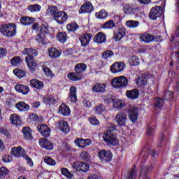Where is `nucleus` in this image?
Masks as SVG:
<instances>
[{
  "instance_id": "nucleus-1",
  "label": "nucleus",
  "mask_w": 179,
  "mask_h": 179,
  "mask_svg": "<svg viewBox=\"0 0 179 179\" xmlns=\"http://www.w3.org/2000/svg\"><path fill=\"white\" fill-rule=\"evenodd\" d=\"M87 69V65L85 63H78L74 67L75 72H70L67 75V78L73 82H78V80H82L85 79L84 73L86 72Z\"/></svg>"
},
{
  "instance_id": "nucleus-2",
  "label": "nucleus",
  "mask_w": 179,
  "mask_h": 179,
  "mask_svg": "<svg viewBox=\"0 0 179 179\" xmlns=\"http://www.w3.org/2000/svg\"><path fill=\"white\" fill-rule=\"evenodd\" d=\"M103 139L108 146H118L119 141L117 135L112 130H106L103 135Z\"/></svg>"
},
{
  "instance_id": "nucleus-3",
  "label": "nucleus",
  "mask_w": 179,
  "mask_h": 179,
  "mask_svg": "<svg viewBox=\"0 0 179 179\" xmlns=\"http://www.w3.org/2000/svg\"><path fill=\"white\" fill-rule=\"evenodd\" d=\"M0 33L6 37H14V36H16V24H3L1 25Z\"/></svg>"
},
{
  "instance_id": "nucleus-4",
  "label": "nucleus",
  "mask_w": 179,
  "mask_h": 179,
  "mask_svg": "<svg viewBox=\"0 0 179 179\" xmlns=\"http://www.w3.org/2000/svg\"><path fill=\"white\" fill-rule=\"evenodd\" d=\"M111 85L115 89H122L128 85V78L124 76H120L113 78Z\"/></svg>"
},
{
  "instance_id": "nucleus-5",
  "label": "nucleus",
  "mask_w": 179,
  "mask_h": 179,
  "mask_svg": "<svg viewBox=\"0 0 179 179\" xmlns=\"http://www.w3.org/2000/svg\"><path fill=\"white\" fill-rule=\"evenodd\" d=\"M139 38L141 43L149 44V43H152L153 41L158 43V41L162 40V36H153L148 32H145L140 34Z\"/></svg>"
},
{
  "instance_id": "nucleus-6",
  "label": "nucleus",
  "mask_w": 179,
  "mask_h": 179,
  "mask_svg": "<svg viewBox=\"0 0 179 179\" xmlns=\"http://www.w3.org/2000/svg\"><path fill=\"white\" fill-rule=\"evenodd\" d=\"M98 157L102 163H110L113 160V152L106 149H102L98 152Z\"/></svg>"
},
{
  "instance_id": "nucleus-7",
  "label": "nucleus",
  "mask_w": 179,
  "mask_h": 179,
  "mask_svg": "<svg viewBox=\"0 0 179 179\" xmlns=\"http://www.w3.org/2000/svg\"><path fill=\"white\" fill-rule=\"evenodd\" d=\"M127 113L124 110H121L115 116V121L118 127H125L127 125Z\"/></svg>"
},
{
  "instance_id": "nucleus-8",
  "label": "nucleus",
  "mask_w": 179,
  "mask_h": 179,
  "mask_svg": "<svg viewBox=\"0 0 179 179\" xmlns=\"http://www.w3.org/2000/svg\"><path fill=\"white\" fill-rule=\"evenodd\" d=\"M152 170H153V165L143 166L140 169L139 176L142 179H150Z\"/></svg>"
},
{
  "instance_id": "nucleus-9",
  "label": "nucleus",
  "mask_w": 179,
  "mask_h": 179,
  "mask_svg": "<svg viewBox=\"0 0 179 179\" xmlns=\"http://www.w3.org/2000/svg\"><path fill=\"white\" fill-rule=\"evenodd\" d=\"M163 15V9L159 6L152 7L149 13V17L152 20H156L157 17H160Z\"/></svg>"
},
{
  "instance_id": "nucleus-10",
  "label": "nucleus",
  "mask_w": 179,
  "mask_h": 179,
  "mask_svg": "<svg viewBox=\"0 0 179 179\" xmlns=\"http://www.w3.org/2000/svg\"><path fill=\"white\" fill-rule=\"evenodd\" d=\"M73 167L77 171H82V173H87L89 171V164L85 162H76L73 164Z\"/></svg>"
},
{
  "instance_id": "nucleus-11",
  "label": "nucleus",
  "mask_w": 179,
  "mask_h": 179,
  "mask_svg": "<svg viewBox=\"0 0 179 179\" xmlns=\"http://www.w3.org/2000/svg\"><path fill=\"white\" fill-rule=\"evenodd\" d=\"M54 19L59 24H64L68 20V14L65 11H59L55 14Z\"/></svg>"
},
{
  "instance_id": "nucleus-12",
  "label": "nucleus",
  "mask_w": 179,
  "mask_h": 179,
  "mask_svg": "<svg viewBox=\"0 0 179 179\" xmlns=\"http://www.w3.org/2000/svg\"><path fill=\"white\" fill-rule=\"evenodd\" d=\"M38 142L40 146L43 149H46V150H52L54 149V144L48 139L42 138L39 139Z\"/></svg>"
},
{
  "instance_id": "nucleus-13",
  "label": "nucleus",
  "mask_w": 179,
  "mask_h": 179,
  "mask_svg": "<svg viewBox=\"0 0 179 179\" xmlns=\"http://www.w3.org/2000/svg\"><path fill=\"white\" fill-rule=\"evenodd\" d=\"M125 64L123 62H115L110 66V71L112 73H118V72H122L125 69Z\"/></svg>"
},
{
  "instance_id": "nucleus-14",
  "label": "nucleus",
  "mask_w": 179,
  "mask_h": 179,
  "mask_svg": "<svg viewBox=\"0 0 179 179\" xmlns=\"http://www.w3.org/2000/svg\"><path fill=\"white\" fill-rule=\"evenodd\" d=\"M22 54L24 55H28V59L30 61H33L35 57H37L38 52H37V50L33 49V48H24L22 50Z\"/></svg>"
},
{
  "instance_id": "nucleus-15",
  "label": "nucleus",
  "mask_w": 179,
  "mask_h": 179,
  "mask_svg": "<svg viewBox=\"0 0 179 179\" xmlns=\"http://www.w3.org/2000/svg\"><path fill=\"white\" fill-rule=\"evenodd\" d=\"M36 128L45 138H48L51 135V129L46 124H38Z\"/></svg>"
},
{
  "instance_id": "nucleus-16",
  "label": "nucleus",
  "mask_w": 179,
  "mask_h": 179,
  "mask_svg": "<svg viewBox=\"0 0 179 179\" xmlns=\"http://www.w3.org/2000/svg\"><path fill=\"white\" fill-rule=\"evenodd\" d=\"M93 10V4L90 1H87L81 6L79 13H92Z\"/></svg>"
},
{
  "instance_id": "nucleus-17",
  "label": "nucleus",
  "mask_w": 179,
  "mask_h": 179,
  "mask_svg": "<svg viewBox=\"0 0 179 179\" xmlns=\"http://www.w3.org/2000/svg\"><path fill=\"white\" fill-rule=\"evenodd\" d=\"M129 117L131 122H136L138 120V116L139 114V110L136 107L130 108L128 111Z\"/></svg>"
},
{
  "instance_id": "nucleus-18",
  "label": "nucleus",
  "mask_w": 179,
  "mask_h": 179,
  "mask_svg": "<svg viewBox=\"0 0 179 179\" xmlns=\"http://www.w3.org/2000/svg\"><path fill=\"white\" fill-rule=\"evenodd\" d=\"M127 31L124 27H119L117 31L114 33L113 38L115 41H120L125 36Z\"/></svg>"
},
{
  "instance_id": "nucleus-19",
  "label": "nucleus",
  "mask_w": 179,
  "mask_h": 179,
  "mask_svg": "<svg viewBox=\"0 0 179 179\" xmlns=\"http://www.w3.org/2000/svg\"><path fill=\"white\" fill-rule=\"evenodd\" d=\"M152 78H153V76H152L150 73H145L138 78L137 83H138V85L141 86H145L148 83V80H149V79H152Z\"/></svg>"
},
{
  "instance_id": "nucleus-20",
  "label": "nucleus",
  "mask_w": 179,
  "mask_h": 179,
  "mask_svg": "<svg viewBox=\"0 0 179 179\" xmlns=\"http://www.w3.org/2000/svg\"><path fill=\"white\" fill-rule=\"evenodd\" d=\"M75 143L76 145H78L79 148H83L92 145V140L90 138L83 139L82 138H78L75 140Z\"/></svg>"
},
{
  "instance_id": "nucleus-21",
  "label": "nucleus",
  "mask_w": 179,
  "mask_h": 179,
  "mask_svg": "<svg viewBox=\"0 0 179 179\" xmlns=\"http://www.w3.org/2000/svg\"><path fill=\"white\" fill-rule=\"evenodd\" d=\"M92 37H93V35L91 33H87L81 36L80 37L81 45H83V47H86L87 45H89V43H90Z\"/></svg>"
},
{
  "instance_id": "nucleus-22",
  "label": "nucleus",
  "mask_w": 179,
  "mask_h": 179,
  "mask_svg": "<svg viewBox=\"0 0 179 179\" xmlns=\"http://www.w3.org/2000/svg\"><path fill=\"white\" fill-rule=\"evenodd\" d=\"M15 90L18 93H22V94H29L30 92V87L29 86L22 84H17L15 86Z\"/></svg>"
},
{
  "instance_id": "nucleus-23",
  "label": "nucleus",
  "mask_w": 179,
  "mask_h": 179,
  "mask_svg": "<svg viewBox=\"0 0 179 179\" xmlns=\"http://www.w3.org/2000/svg\"><path fill=\"white\" fill-rule=\"evenodd\" d=\"M10 154L15 157H23L24 156V150L21 146L13 147L10 151Z\"/></svg>"
},
{
  "instance_id": "nucleus-24",
  "label": "nucleus",
  "mask_w": 179,
  "mask_h": 179,
  "mask_svg": "<svg viewBox=\"0 0 179 179\" xmlns=\"http://www.w3.org/2000/svg\"><path fill=\"white\" fill-rule=\"evenodd\" d=\"M106 86V83H96L92 87V91L93 93H104Z\"/></svg>"
},
{
  "instance_id": "nucleus-25",
  "label": "nucleus",
  "mask_w": 179,
  "mask_h": 179,
  "mask_svg": "<svg viewBox=\"0 0 179 179\" xmlns=\"http://www.w3.org/2000/svg\"><path fill=\"white\" fill-rule=\"evenodd\" d=\"M68 100L69 101H71V103H76L78 101V96H76V87L71 86L70 87Z\"/></svg>"
},
{
  "instance_id": "nucleus-26",
  "label": "nucleus",
  "mask_w": 179,
  "mask_h": 179,
  "mask_svg": "<svg viewBox=\"0 0 179 179\" xmlns=\"http://www.w3.org/2000/svg\"><path fill=\"white\" fill-rule=\"evenodd\" d=\"M59 114L64 115V117H68L69 114H71V109L69 106L65 103H62L61 106L59 107L58 110Z\"/></svg>"
},
{
  "instance_id": "nucleus-27",
  "label": "nucleus",
  "mask_w": 179,
  "mask_h": 179,
  "mask_svg": "<svg viewBox=\"0 0 179 179\" xmlns=\"http://www.w3.org/2000/svg\"><path fill=\"white\" fill-rule=\"evenodd\" d=\"M106 40H107V36L103 32H98L94 37V41L97 44H103V43H106Z\"/></svg>"
},
{
  "instance_id": "nucleus-28",
  "label": "nucleus",
  "mask_w": 179,
  "mask_h": 179,
  "mask_svg": "<svg viewBox=\"0 0 179 179\" xmlns=\"http://www.w3.org/2000/svg\"><path fill=\"white\" fill-rule=\"evenodd\" d=\"M164 106V99L160 97L155 98L153 100V107L155 110H162Z\"/></svg>"
},
{
  "instance_id": "nucleus-29",
  "label": "nucleus",
  "mask_w": 179,
  "mask_h": 179,
  "mask_svg": "<svg viewBox=\"0 0 179 179\" xmlns=\"http://www.w3.org/2000/svg\"><path fill=\"white\" fill-rule=\"evenodd\" d=\"M29 83L31 87H34V89H37V90H41L44 87V83L43 81L38 80L36 78L31 80Z\"/></svg>"
},
{
  "instance_id": "nucleus-30",
  "label": "nucleus",
  "mask_w": 179,
  "mask_h": 179,
  "mask_svg": "<svg viewBox=\"0 0 179 179\" xmlns=\"http://www.w3.org/2000/svg\"><path fill=\"white\" fill-rule=\"evenodd\" d=\"M126 96L131 100H135L139 97V91L136 89L132 90H127L126 92Z\"/></svg>"
},
{
  "instance_id": "nucleus-31",
  "label": "nucleus",
  "mask_w": 179,
  "mask_h": 179,
  "mask_svg": "<svg viewBox=\"0 0 179 179\" xmlns=\"http://www.w3.org/2000/svg\"><path fill=\"white\" fill-rule=\"evenodd\" d=\"M15 107L17 108V110H19V111L26 112L30 110V106H29L27 103H25L24 101L17 102L15 104Z\"/></svg>"
},
{
  "instance_id": "nucleus-32",
  "label": "nucleus",
  "mask_w": 179,
  "mask_h": 179,
  "mask_svg": "<svg viewBox=\"0 0 179 179\" xmlns=\"http://www.w3.org/2000/svg\"><path fill=\"white\" fill-rule=\"evenodd\" d=\"M58 127L59 128H60L61 131L64 132V134H68V132H69V131L71 130L68 122L64 120L59 122Z\"/></svg>"
},
{
  "instance_id": "nucleus-33",
  "label": "nucleus",
  "mask_w": 179,
  "mask_h": 179,
  "mask_svg": "<svg viewBox=\"0 0 179 179\" xmlns=\"http://www.w3.org/2000/svg\"><path fill=\"white\" fill-rule=\"evenodd\" d=\"M22 132L23 134L24 139H27L28 141H31V139H33V136L31 135V129H30V127H23L22 129Z\"/></svg>"
},
{
  "instance_id": "nucleus-34",
  "label": "nucleus",
  "mask_w": 179,
  "mask_h": 179,
  "mask_svg": "<svg viewBox=\"0 0 179 179\" xmlns=\"http://www.w3.org/2000/svg\"><path fill=\"white\" fill-rule=\"evenodd\" d=\"M25 62L27 64V66L29 68V70L32 72L36 71L37 69V63L34 62V59L32 60L29 59V57H25Z\"/></svg>"
},
{
  "instance_id": "nucleus-35",
  "label": "nucleus",
  "mask_w": 179,
  "mask_h": 179,
  "mask_svg": "<svg viewBox=\"0 0 179 179\" xmlns=\"http://www.w3.org/2000/svg\"><path fill=\"white\" fill-rule=\"evenodd\" d=\"M20 22L21 24H23L24 26H29V24H33V22H34V18L24 16L20 19Z\"/></svg>"
},
{
  "instance_id": "nucleus-36",
  "label": "nucleus",
  "mask_w": 179,
  "mask_h": 179,
  "mask_svg": "<svg viewBox=\"0 0 179 179\" xmlns=\"http://www.w3.org/2000/svg\"><path fill=\"white\" fill-rule=\"evenodd\" d=\"M49 55L50 58L55 59L61 56V52L58 49L52 48L48 50Z\"/></svg>"
},
{
  "instance_id": "nucleus-37",
  "label": "nucleus",
  "mask_w": 179,
  "mask_h": 179,
  "mask_svg": "<svg viewBox=\"0 0 179 179\" xmlns=\"http://www.w3.org/2000/svg\"><path fill=\"white\" fill-rule=\"evenodd\" d=\"M58 7L56 6H48L47 9V13L50 16H54L55 17V15L58 13Z\"/></svg>"
},
{
  "instance_id": "nucleus-38",
  "label": "nucleus",
  "mask_w": 179,
  "mask_h": 179,
  "mask_svg": "<svg viewBox=\"0 0 179 179\" xmlns=\"http://www.w3.org/2000/svg\"><path fill=\"white\" fill-rule=\"evenodd\" d=\"M138 176V170L136 169V166H134L130 171H128V174L127 176L126 179H136V176Z\"/></svg>"
},
{
  "instance_id": "nucleus-39",
  "label": "nucleus",
  "mask_w": 179,
  "mask_h": 179,
  "mask_svg": "<svg viewBox=\"0 0 179 179\" xmlns=\"http://www.w3.org/2000/svg\"><path fill=\"white\" fill-rule=\"evenodd\" d=\"M57 38L58 41L64 44V43H66L68 40V34H66V32H59L57 35Z\"/></svg>"
},
{
  "instance_id": "nucleus-40",
  "label": "nucleus",
  "mask_w": 179,
  "mask_h": 179,
  "mask_svg": "<svg viewBox=\"0 0 179 179\" xmlns=\"http://www.w3.org/2000/svg\"><path fill=\"white\" fill-rule=\"evenodd\" d=\"M29 122H41L43 121V117L37 115L36 113H31L29 115Z\"/></svg>"
},
{
  "instance_id": "nucleus-41",
  "label": "nucleus",
  "mask_w": 179,
  "mask_h": 179,
  "mask_svg": "<svg viewBox=\"0 0 179 179\" xmlns=\"http://www.w3.org/2000/svg\"><path fill=\"white\" fill-rule=\"evenodd\" d=\"M95 16L97 19H106L108 17V12L102 9L99 12L95 13Z\"/></svg>"
},
{
  "instance_id": "nucleus-42",
  "label": "nucleus",
  "mask_w": 179,
  "mask_h": 179,
  "mask_svg": "<svg viewBox=\"0 0 179 179\" xmlns=\"http://www.w3.org/2000/svg\"><path fill=\"white\" fill-rule=\"evenodd\" d=\"M10 121L13 125H20V118L16 114L10 116Z\"/></svg>"
},
{
  "instance_id": "nucleus-43",
  "label": "nucleus",
  "mask_w": 179,
  "mask_h": 179,
  "mask_svg": "<svg viewBox=\"0 0 179 179\" xmlns=\"http://www.w3.org/2000/svg\"><path fill=\"white\" fill-rule=\"evenodd\" d=\"M68 31H71L72 33L76 31L79 29V25L76 22H71L66 25Z\"/></svg>"
},
{
  "instance_id": "nucleus-44",
  "label": "nucleus",
  "mask_w": 179,
  "mask_h": 179,
  "mask_svg": "<svg viewBox=\"0 0 179 179\" xmlns=\"http://www.w3.org/2000/svg\"><path fill=\"white\" fill-rule=\"evenodd\" d=\"M28 10H30L32 13L36 12H40L41 10V6L39 4H32L27 7Z\"/></svg>"
},
{
  "instance_id": "nucleus-45",
  "label": "nucleus",
  "mask_w": 179,
  "mask_h": 179,
  "mask_svg": "<svg viewBox=\"0 0 179 179\" xmlns=\"http://www.w3.org/2000/svg\"><path fill=\"white\" fill-rule=\"evenodd\" d=\"M13 73L20 79H22V78H24V76H26V71L19 69H14Z\"/></svg>"
},
{
  "instance_id": "nucleus-46",
  "label": "nucleus",
  "mask_w": 179,
  "mask_h": 179,
  "mask_svg": "<svg viewBox=\"0 0 179 179\" xmlns=\"http://www.w3.org/2000/svg\"><path fill=\"white\" fill-rule=\"evenodd\" d=\"M139 21L128 20L126 22V25L130 29H135L139 26Z\"/></svg>"
},
{
  "instance_id": "nucleus-47",
  "label": "nucleus",
  "mask_w": 179,
  "mask_h": 179,
  "mask_svg": "<svg viewBox=\"0 0 179 179\" xmlns=\"http://www.w3.org/2000/svg\"><path fill=\"white\" fill-rule=\"evenodd\" d=\"M11 65L13 66H17V65H20L22 62V59H20V56H16L13 57L10 61Z\"/></svg>"
},
{
  "instance_id": "nucleus-48",
  "label": "nucleus",
  "mask_w": 179,
  "mask_h": 179,
  "mask_svg": "<svg viewBox=\"0 0 179 179\" xmlns=\"http://www.w3.org/2000/svg\"><path fill=\"white\" fill-rule=\"evenodd\" d=\"M131 66H136L139 65V59L136 56H131L129 60Z\"/></svg>"
},
{
  "instance_id": "nucleus-49",
  "label": "nucleus",
  "mask_w": 179,
  "mask_h": 179,
  "mask_svg": "<svg viewBox=\"0 0 179 179\" xmlns=\"http://www.w3.org/2000/svg\"><path fill=\"white\" fill-rule=\"evenodd\" d=\"M10 171L5 166L0 168V178H5L6 176H9Z\"/></svg>"
},
{
  "instance_id": "nucleus-50",
  "label": "nucleus",
  "mask_w": 179,
  "mask_h": 179,
  "mask_svg": "<svg viewBox=\"0 0 179 179\" xmlns=\"http://www.w3.org/2000/svg\"><path fill=\"white\" fill-rule=\"evenodd\" d=\"M45 104H55V98L52 95L43 97Z\"/></svg>"
},
{
  "instance_id": "nucleus-51",
  "label": "nucleus",
  "mask_w": 179,
  "mask_h": 179,
  "mask_svg": "<svg viewBox=\"0 0 179 179\" xmlns=\"http://www.w3.org/2000/svg\"><path fill=\"white\" fill-rule=\"evenodd\" d=\"M36 40L40 44H46L45 37L44 34H38L36 36Z\"/></svg>"
},
{
  "instance_id": "nucleus-52",
  "label": "nucleus",
  "mask_w": 179,
  "mask_h": 179,
  "mask_svg": "<svg viewBox=\"0 0 179 179\" xmlns=\"http://www.w3.org/2000/svg\"><path fill=\"white\" fill-rule=\"evenodd\" d=\"M113 27H115V23L113 20L105 22L103 25V29H113Z\"/></svg>"
},
{
  "instance_id": "nucleus-53",
  "label": "nucleus",
  "mask_w": 179,
  "mask_h": 179,
  "mask_svg": "<svg viewBox=\"0 0 179 179\" xmlns=\"http://www.w3.org/2000/svg\"><path fill=\"white\" fill-rule=\"evenodd\" d=\"M94 110L96 114H103V113L106 111V108L104 106H103V104H99L94 108Z\"/></svg>"
},
{
  "instance_id": "nucleus-54",
  "label": "nucleus",
  "mask_w": 179,
  "mask_h": 179,
  "mask_svg": "<svg viewBox=\"0 0 179 179\" xmlns=\"http://www.w3.org/2000/svg\"><path fill=\"white\" fill-rule=\"evenodd\" d=\"M44 162L46 163V164H49V166H55V164H57L55 160L48 156L44 157Z\"/></svg>"
},
{
  "instance_id": "nucleus-55",
  "label": "nucleus",
  "mask_w": 179,
  "mask_h": 179,
  "mask_svg": "<svg viewBox=\"0 0 179 179\" xmlns=\"http://www.w3.org/2000/svg\"><path fill=\"white\" fill-rule=\"evenodd\" d=\"M174 97V94L171 92V91H165L164 94V100H173Z\"/></svg>"
},
{
  "instance_id": "nucleus-56",
  "label": "nucleus",
  "mask_w": 179,
  "mask_h": 179,
  "mask_svg": "<svg viewBox=\"0 0 179 179\" xmlns=\"http://www.w3.org/2000/svg\"><path fill=\"white\" fill-rule=\"evenodd\" d=\"M123 10L126 15H130V13L134 12V8H132V6H131L129 4H125L124 6Z\"/></svg>"
},
{
  "instance_id": "nucleus-57",
  "label": "nucleus",
  "mask_w": 179,
  "mask_h": 179,
  "mask_svg": "<svg viewBox=\"0 0 179 179\" xmlns=\"http://www.w3.org/2000/svg\"><path fill=\"white\" fill-rule=\"evenodd\" d=\"M113 55H114V52L112 50H106L102 53L101 58L107 59V58H110V57H113Z\"/></svg>"
},
{
  "instance_id": "nucleus-58",
  "label": "nucleus",
  "mask_w": 179,
  "mask_h": 179,
  "mask_svg": "<svg viewBox=\"0 0 179 179\" xmlns=\"http://www.w3.org/2000/svg\"><path fill=\"white\" fill-rule=\"evenodd\" d=\"M80 157L83 160H85L86 162L90 160V155H89L87 151H83L80 154Z\"/></svg>"
},
{
  "instance_id": "nucleus-59",
  "label": "nucleus",
  "mask_w": 179,
  "mask_h": 179,
  "mask_svg": "<svg viewBox=\"0 0 179 179\" xmlns=\"http://www.w3.org/2000/svg\"><path fill=\"white\" fill-rule=\"evenodd\" d=\"M48 24L45 23V24H43L41 26V34H48Z\"/></svg>"
},
{
  "instance_id": "nucleus-60",
  "label": "nucleus",
  "mask_w": 179,
  "mask_h": 179,
  "mask_svg": "<svg viewBox=\"0 0 179 179\" xmlns=\"http://www.w3.org/2000/svg\"><path fill=\"white\" fill-rule=\"evenodd\" d=\"M106 128L108 129V131H112V132H114L117 129V126L113 123H107L106 125Z\"/></svg>"
},
{
  "instance_id": "nucleus-61",
  "label": "nucleus",
  "mask_w": 179,
  "mask_h": 179,
  "mask_svg": "<svg viewBox=\"0 0 179 179\" xmlns=\"http://www.w3.org/2000/svg\"><path fill=\"white\" fill-rule=\"evenodd\" d=\"M155 134V127L153 126H148L147 129L146 135L148 136H152Z\"/></svg>"
},
{
  "instance_id": "nucleus-62",
  "label": "nucleus",
  "mask_w": 179,
  "mask_h": 179,
  "mask_svg": "<svg viewBox=\"0 0 179 179\" xmlns=\"http://www.w3.org/2000/svg\"><path fill=\"white\" fill-rule=\"evenodd\" d=\"M23 158L25 159L27 164L30 166V167H33V160L31 159V158H30V157H29V155H23Z\"/></svg>"
},
{
  "instance_id": "nucleus-63",
  "label": "nucleus",
  "mask_w": 179,
  "mask_h": 179,
  "mask_svg": "<svg viewBox=\"0 0 179 179\" xmlns=\"http://www.w3.org/2000/svg\"><path fill=\"white\" fill-rule=\"evenodd\" d=\"M114 108H122V102L121 100H115L113 102Z\"/></svg>"
},
{
  "instance_id": "nucleus-64",
  "label": "nucleus",
  "mask_w": 179,
  "mask_h": 179,
  "mask_svg": "<svg viewBox=\"0 0 179 179\" xmlns=\"http://www.w3.org/2000/svg\"><path fill=\"white\" fill-rule=\"evenodd\" d=\"M2 160L4 163H10V162H12L13 160V158H12V156L9 155H5L3 157Z\"/></svg>"
}]
</instances>
